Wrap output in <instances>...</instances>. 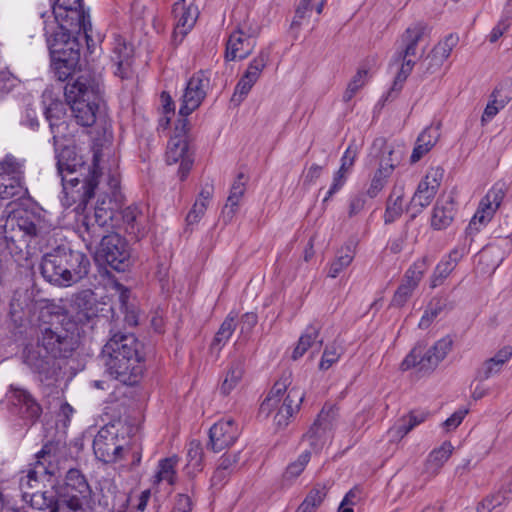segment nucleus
<instances>
[{
    "label": "nucleus",
    "mask_w": 512,
    "mask_h": 512,
    "mask_svg": "<svg viewBox=\"0 0 512 512\" xmlns=\"http://www.w3.org/2000/svg\"><path fill=\"white\" fill-rule=\"evenodd\" d=\"M55 152L57 170L65 193L71 195L74 201H79L77 209L82 206L85 209L88 201L95 195L101 176L98 153H94L92 163L88 164L75 146L66 145Z\"/></svg>",
    "instance_id": "obj_1"
},
{
    "label": "nucleus",
    "mask_w": 512,
    "mask_h": 512,
    "mask_svg": "<svg viewBox=\"0 0 512 512\" xmlns=\"http://www.w3.org/2000/svg\"><path fill=\"white\" fill-rule=\"evenodd\" d=\"M143 345L131 333H114L102 348L106 371L125 385H135L145 369Z\"/></svg>",
    "instance_id": "obj_2"
},
{
    "label": "nucleus",
    "mask_w": 512,
    "mask_h": 512,
    "mask_svg": "<svg viewBox=\"0 0 512 512\" xmlns=\"http://www.w3.org/2000/svg\"><path fill=\"white\" fill-rule=\"evenodd\" d=\"M38 345L53 358H68L78 347V329L60 307L47 308L40 315Z\"/></svg>",
    "instance_id": "obj_3"
},
{
    "label": "nucleus",
    "mask_w": 512,
    "mask_h": 512,
    "mask_svg": "<svg viewBox=\"0 0 512 512\" xmlns=\"http://www.w3.org/2000/svg\"><path fill=\"white\" fill-rule=\"evenodd\" d=\"M64 95L76 123L93 126L102 100L100 81L89 73L80 74L74 82L66 83Z\"/></svg>",
    "instance_id": "obj_4"
},
{
    "label": "nucleus",
    "mask_w": 512,
    "mask_h": 512,
    "mask_svg": "<svg viewBox=\"0 0 512 512\" xmlns=\"http://www.w3.org/2000/svg\"><path fill=\"white\" fill-rule=\"evenodd\" d=\"M291 376V372H284L260 406V413L266 416L270 415L273 410H277L274 415V423L278 428L288 425L304 399L301 389L290 387Z\"/></svg>",
    "instance_id": "obj_5"
},
{
    "label": "nucleus",
    "mask_w": 512,
    "mask_h": 512,
    "mask_svg": "<svg viewBox=\"0 0 512 512\" xmlns=\"http://www.w3.org/2000/svg\"><path fill=\"white\" fill-rule=\"evenodd\" d=\"M0 227L3 228L7 242L15 243L17 241L16 235L12 233L17 227L23 238H28L30 242L39 246L47 244L55 231L40 214L24 208L14 209L12 207L9 209L7 219Z\"/></svg>",
    "instance_id": "obj_6"
},
{
    "label": "nucleus",
    "mask_w": 512,
    "mask_h": 512,
    "mask_svg": "<svg viewBox=\"0 0 512 512\" xmlns=\"http://www.w3.org/2000/svg\"><path fill=\"white\" fill-rule=\"evenodd\" d=\"M53 15L58 31H54L50 25H45L46 38L52 42H66L76 40L82 45L85 41L89 47L92 41L89 32L92 30L89 14L85 12L83 5L74 8H53Z\"/></svg>",
    "instance_id": "obj_7"
},
{
    "label": "nucleus",
    "mask_w": 512,
    "mask_h": 512,
    "mask_svg": "<svg viewBox=\"0 0 512 512\" xmlns=\"http://www.w3.org/2000/svg\"><path fill=\"white\" fill-rule=\"evenodd\" d=\"M95 259L115 271L124 272L131 265L129 245L125 238L118 233L109 232L102 237L95 253Z\"/></svg>",
    "instance_id": "obj_8"
},
{
    "label": "nucleus",
    "mask_w": 512,
    "mask_h": 512,
    "mask_svg": "<svg viewBox=\"0 0 512 512\" xmlns=\"http://www.w3.org/2000/svg\"><path fill=\"white\" fill-rule=\"evenodd\" d=\"M48 46L53 55L52 68L55 77L59 81H68L67 83L74 82L75 69L80 58V47L81 44H77L76 40L68 42H52L51 38H48Z\"/></svg>",
    "instance_id": "obj_9"
},
{
    "label": "nucleus",
    "mask_w": 512,
    "mask_h": 512,
    "mask_svg": "<svg viewBox=\"0 0 512 512\" xmlns=\"http://www.w3.org/2000/svg\"><path fill=\"white\" fill-rule=\"evenodd\" d=\"M452 344V339L446 336L426 351L421 346H417L402 361L401 369L405 371L415 367L419 372L430 373L446 357L452 348Z\"/></svg>",
    "instance_id": "obj_10"
},
{
    "label": "nucleus",
    "mask_w": 512,
    "mask_h": 512,
    "mask_svg": "<svg viewBox=\"0 0 512 512\" xmlns=\"http://www.w3.org/2000/svg\"><path fill=\"white\" fill-rule=\"evenodd\" d=\"M124 438L120 439L118 429L113 424L103 426L93 441L96 458L105 464H112L123 459L125 448Z\"/></svg>",
    "instance_id": "obj_11"
},
{
    "label": "nucleus",
    "mask_w": 512,
    "mask_h": 512,
    "mask_svg": "<svg viewBox=\"0 0 512 512\" xmlns=\"http://www.w3.org/2000/svg\"><path fill=\"white\" fill-rule=\"evenodd\" d=\"M444 170L441 167L430 168L410 200L407 211L415 218L424 208L430 205L441 185Z\"/></svg>",
    "instance_id": "obj_12"
},
{
    "label": "nucleus",
    "mask_w": 512,
    "mask_h": 512,
    "mask_svg": "<svg viewBox=\"0 0 512 512\" xmlns=\"http://www.w3.org/2000/svg\"><path fill=\"white\" fill-rule=\"evenodd\" d=\"M123 198L118 176L109 175L108 190L98 197L93 211V214L98 216V221L104 224L109 231L114 227V212L121 207Z\"/></svg>",
    "instance_id": "obj_13"
},
{
    "label": "nucleus",
    "mask_w": 512,
    "mask_h": 512,
    "mask_svg": "<svg viewBox=\"0 0 512 512\" xmlns=\"http://www.w3.org/2000/svg\"><path fill=\"white\" fill-rule=\"evenodd\" d=\"M210 86V78L206 71H198L189 79L181 98L179 114L186 119L203 102Z\"/></svg>",
    "instance_id": "obj_14"
},
{
    "label": "nucleus",
    "mask_w": 512,
    "mask_h": 512,
    "mask_svg": "<svg viewBox=\"0 0 512 512\" xmlns=\"http://www.w3.org/2000/svg\"><path fill=\"white\" fill-rule=\"evenodd\" d=\"M504 196V184L497 183L487 192L467 227L469 234L479 231L481 225L487 224L492 219Z\"/></svg>",
    "instance_id": "obj_15"
},
{
    "label": "nucleus",
    "mask_w": 512,
    "mask_h": 512,
    "mask_svg": "<svg viewBox=\"0 0 512 512\" xmlns=\"http://www.w3.org/2000/svg\"><path fill=\"white\" fill-rule=\"evenodd\" d=\"M8 403L23 419L35 422L42 414V407L31 392L11 384L6 393Z\"/></svg>",
    "instance_id": "obj_16"
},
{
    "label": "nucleus",
    "mask_w": 512,
    "mask_h": 512,
    "mask_svg": "<svg viewBox=\"0 0 512 512\" xmlns=\"http://www.w3.org/2000/svg\"><path fill=\"white\" fill-rule=\"evenodd\" d=\"M95 293L91 289L79 291L71 296L70 309L74 322L86 324L98 317L99 308Z\"/></svg>",
    "instance_id": "obj_17"
},
{
    "label": "nucleus",
    "mask_w": 512,
    "mask_h": 512,
    "mask_svg": "<svg viewBox=\"0 0 512 512\" xmlns=\"http://www.w3.org/2000/svg\"><path fill=\"white\" fill-rule=\"evenodd\" d=\"M63 264L66 273L67 287L78 283L85 278L90 269V260L83 252L73 250L66 245H62Z\"/></svg>",
    "instance_id": "obj_18"
},
{
    "label": "nucleus",
    "mask_w": 512,
    "mask_h": 512,
    "mask_svg": "<svg viewBox=\"0 0 512 512\" xmlns=\"http://www.w3.org/2000/svg\"><path fill=\"white\" fill-rule=\"evenodd\" d=\"M62 251V245H58L51 251L44 253L40 263V273L49 283L67 287Z\"/></svg>",
    "instance_id": "obj_19"
},
{
    "label": "nucleus",
    "mask_w": 512,
    "mask_h": 512,
    "mask_svg": "<svg viewBox=\"0 0 512 512\" xmlns=\"http://www.w3.org/2000/svg\"><path fill=\"white\" fill-rule=\"evenodd\" d=\"M239 436V428L233 419L220 420L209 430V446L220 452L232 446Z\"/></svg>",
    "instance_id": "obj_20"
},
{
    "label": "nucleus",
    "mask_w": 512,
    "mask_h": 512,
    "mask_svg": "<svg viewBox=\"0 0 512 512\" xmlns=\"http://www.w3.org/2000/svg\"><path fill=\"white\" fill-rule=\"evenodd\" d=\"M133 56V46L122 37H116L110 56L111 62L115 66L114 74L116 76L121 79H128L132 76Z\"/></svg>",
    "instance_id": "obj_21"
},
{
    "label": "nucleus",
    "mask_w": 512,
    "mask_h": 512,
    "mask_svg": "<svg viewBox=\"0 0 512 512\" xmlns=\"http://www.w3.org/2000/svg\"><path fill=\"white\" fill-rule=\"evenodd\" d=\"M333 418V410L323 408L309 431L303 435V441H307L314 451L320 450L329 438Z\"/></svg>",
    "instance_id": "obj_22"
},
{
    "label": "nucleus",
    "mask_w": 512,
    "mask_h": 512,
    "mask_svg": "<svg viewBox=\"0 0 512 512\" xmlns=\"http://www.w3.org/2000/svg\"><path fill=\"white\" fill-rule=\"evenodd\" d=\"M172 15L175 20L173 35H180L182 39L194 27L199 11L192 3L187 5L186 0H178L173 4Z\"/></svg>",
    "instance_id": "obj_23"
},
{
    "label": "nucleus",
    "mask_w": 512,
    "mask_h": 512,
    "mask_svg": "<svg viewBox=\"0 0 512 512\" xmlns=\"http://www.w3.org/2000/svg\"><path fill=\"white\" fill-rule=\"evenodd\" d=\"M77 228L88 249H91L98 239H102V237L110 232L104 224L98 221V216L93 213L79 215V218L77 219Z\"/></svg>",
    "instance_id": "obj_24"
},
{
    "label": "nucleus",
    "mask_w": 512,
    "mask_h": 512,
    "mask_svg": "<svg viewBox=\"0 0 512 512\" xmlns=\"http://www.w3.org/2000/svg\"><path fill=\"white\" fill-rule=\"evenodd\" d=\"M253 48L254 43H251V37L246 36L238 27L229 36L226 44L225 59L227 61L245 59L252 53Z\"/></svg>",
    "instance_id": "obj_25"
},
{
    "label": "nucleus",
    "mask_w": 512,
    "mask_h": 512,
    "mask_svg": "<svg viewBox=\"0 0 512 512\" xmlns=\"http://www.w3.org/2000/svg\"><path fill=\"white\" fill-rule=\"evenodd\" d=\"M91 492V488L85 476L78 469L72 468L68 470L63 488V499H68L70 496L89 499Z\"/></svg>",
    "instance_id": "obj_26"
},
{
    "label": "nucleus",
    "mask_w": 512,
    "mask_h": 512,
    "mask_svg": "<svg viewBox=\"0 0 512 512\" xmlns=\"http://www.w3.org/2000/svg\"><path fill=\"white\" fill-rule=\"evenodd\" d=\"M183 134H177L170 138L167 151H166V162L171 165L181 161L183 158L190 156L189 144L187 140V119L181 120Z\"/></svg>",
    "instance_id": "obj_27"
},
{
    "label": "nucleus",
    "mask_w": 512,
    "mask_h": 512,
    "mask_svg": "<svg viewBox=\"0 0 512 512\" xmlns=\"http://www.w3.org/2000/svg\"><path fill=\"white\" fill-rule=\"evenodd\" d=\"M426 29V25L422 23H417L407 28L401 37L402 48L395 53L396 58L406 59L407 57L415 56L417 45L423 38Z\"/></svg>",
    "instance_id": "obj_28"
},
{
    "label": "nucleus",
    "mask_w": 512,
    "mask_h": 512,
    "mask_svg": "<svg viewBox=\"0 0 512 512\" xmlns=\"http://www.w3.org/2000/svg\"><path fill=\"white\" fill-rule=\"evenodd\" d=\"M49 354L43 355L38 347L26 348L24 351V362L29 366L35 373L44 375L45 378H49L52 374V368L54 361Z\"/></svg>",
    "instance_id": "obj_29"
},
{
    "label": "nucleus",
    "mask_w": 512,
    "mask_h": 512,
    "mask_svg": "<svg viewBox=\"0 0 512 512\" xmlns=\"http://www.w3.org/2000/svg\"><path fill=\"white\" fill-rule=\"evenodd\" d=\"M455 204L451 197L438 198L433 209L431 226L436 230L447 228L453 221Z\"/></svg>",
    "instance_id": "obj_30"
},
{
    "label": "nucleus",
    "mask_w": 512,
    "mask_h": 512,
    "mask_svg": "<svg viewBox=\"0 0 512 512\" xmlns=\"http://www.w3.org/2000/svg\"><path fill=\"white\" fill-rule=\"evenodd\" d=\"M214 187L212 184L206 183L201 189L198 198L189 211L186 222L188 225L197 224L204 216L209 201L212 198Z\"/></svg>",
    "instance_id": "obj_31"
},
{
    "label": "nucleus",
    "mask_w": 512,
    "mask_h": 512,
    "mask_svg": "<svg viewBox=\"0 0 512 512\" xmlns=\"http://www.w3.org/2000/svg\"><path fill=\"white\" fill-rule=\"evenodd\" d=\"M490 98L482 115V122L491 120L500 109H503L511 100V93L503 85H500L494 89Z\"/></svg>",
    "instance_id": "obj_32"
},
{
    "label": "nucleus",
    "mask_w": 512,
    "mask_h": 512,
    "mask_svg": "<svg viewBox=\"0 0 512 512\" xmlns=\"http://www.w3.org/2000/svg\"><path fill=\"white\" fill-rule=\"evenodd\" d=\"M451 309L449 301L446 297H434L428 303L423 316L419 322V328L427 329L432 322L442 313Z\"/></svg>",
    "instance_id": "obj_33"
},
{
    "label": "nucleus",
    "mask_w": 512,
    "mask_h": 512,
    "mask_svg": "<svg viewBox=\"0 0 512 512\" xmlns=\"http://www.w3.org/2000/svg\"><path fill=\"white\" fill-rule=\"evenodd\" d=\"M404 191L402 187L395 186L387 200L384 213L385 224H391L403 213Z\"/></svg>",
    "instance_id": "obj_34"
},
{
    "label": "nucleus",
    "mask_w": 512,
    "mask_h": 512,
    "mask_svg": "<svg viewBox=\"0 0 512 512\" xmlns=\"http://www.w3.org/2000/svg\"><path fill=\"white\" fill-rule=\"evenodd\" d=\"M28 192L24 180L0 175V200L22 197Z\"/></svg>",
    "instance_id": "obj_35"
},
{
    "label": "nucleus",
    "mask_w": 512,
    "mask_h": 512,
    "mask_svg": "<svg viewBox=\"0 0 512 512\" xmlns=\"http://www.w3.org/2000/svg\"><path fill=\"white\" fill-rule=\"evenodd\" d=\"M328 488L325 484H316L306 495L295 512H315L327 496Z\"/></svg>",
    "instance_id": "obj_36"
},
{
    "label": "nucleus",
    "mask_w": 512,
    "mask_h": 512,
    "mask_svg": "<svg viewBox=\"0 0 512 512\" xmlns=\"http://www.w3.org/2000/svg\"><path fill=\"white\" fill-rule=\"evenodd\" d=\"M243 374V362L241 360L233 361L219 387L220 393L224 396L229 395L231 391L240 383Z\"/></svg>",
    "instance_id": "obj_37"
},
{
    "label": "nucleus",
    "mask_w": 512,
    "mask_h": 512,
    "mask_svg": "<svg viewBox=\"0 0 512 512\" xmlns=\"http://www.w3.org/2000/svg\"><path fill=\"white\" fill-rule=\"evenodd\" d=\"M394 170V164H390L386 159L380 160V167L374 174L371 180L370 186L367 190L369 197L374 198L384 188L387 178L391 175Z\"/></svg>",
    "instance_id": "obj_38"
},
{
    "label": "nucleus",
    "mask_w": 512,
    "mask_h": 512,
    "mask_svg": "<svg viewBox=\"0 0 512 512\" xmlns=\"http://www.w3.org/2000/svg\"><path fill=\"white\" fill-rule=\"evenodd\" d=\"M178 457L172 456L159 461L158 470L154 476L153 483L159 484L166 481L169 485H174L176 482V466L178 464Z\"/></svg>",
    "instance_id": "obj_39"
},
{
    "label": "nucleus",
    "mask_w": 512,
    "mask_h": 512,
    "mask_svg": "<svg viewBox=\"0 0 512 512\" xmlns=\"http://www.w3.org/2000/svg\"><path fill=\"white\" fill-rule=\"evenodd\" d=\"M144 216L137 206L126 207L122 211V219L126 224V232L140 238L144 235V228L141 227L140 220Z\"/></svg>",
    "instance_id": "obj_40"
},
{
    "label": "nucleus",
    "mask_w": 512,
    "mask_h": 512,
    "mask_svg": "<svg viewBox=\"0 0 512 512\" xmlns=\"http://www.w3.org/2000/svg\"><path fill=\"white\" fill-rule=\"evenodd\" d=\"M319 331L320 326L317 324H311L306 328L292 353L293 360H297L302 357L304 353L316 342L319 337Z\"/></svg>",
    "instance_id": "obj_41"
},
{
    "label": "nucleus",
    "mask_w": 512,
    "mask_h": 512,
    "mask_svg": "<svg viewBox=\"0 0 512 512\" xmlns=\"http://www.w3.org/2000/svg\"><path fill=\"white\" fill-rule=\"evenodd\" d=\"M239 461V453L224 454L218 461L217 468L212 476V481L217 484L223 481L236 467Z\"/></svg>",
    "instance_id": "obj_42"
},
{
    "label": "nucleus",
    "mask_w": 512,
    "mask_h": 512,
    "mask_svg": "<svg viewBox=\"0 0 512 512\" xmlns=\"http://www.w3.org/2000/svg\"><path fill=\"white\" fill-rule=\"evenodd\" d=\"M354 258V250L350 245L342 247L337 254L336 259L331 263L328 276L336 278L345 268H347Z\"/></svg>",
    "instance_id": "obj_43"
},
{
    "label": "nucleus",
    "mask_w": 512,
    "mask_h": 512,
    "mask_svg": "<svg viewBox=\"0 0 512 512\" xmlns=\"http://www.w3.org/2000/svg\"><path fill=\"white\" fill-rule=\"evenodd\" d=\"M0 175L15 176L18 179L24 180V161L11 154H7L0 160Z\"/></svg>",
    "instance_id": "obj_44"
},
{
    "label": "nucleus",
    "mask_w": 512,
    "mask_h": 512,
    "mask_svg": "<svg viewBox=\"0 0 512 512\" xmlns=\"http://www.w3.org/2000/svg\"><path fill=\"white\" fill-rule=\"evenodd\" d=\"M203 447L200 441L192 440L188 444L187 449V469L188 473H195L202 469Z\"/></svg>",
    "instance_id": "obj_45"
},
{
    "label": "nucleus",
    "mask_w": 512,
    "mask_h": 512,
    "mask_svg": "<svg viewBox=\"0 0 512 512\" xmlns=\"http://www.w3.org/2000/svg\"><path fill=\"white\" fill-rule=\"evenodd\" d=\"M270 58V51L262 49L257 57H255L248 65L247 70L243 74L246 78L251 79L255 83L259 79L262 71L267 66Z\"/></svg>",
    "instance_id": "obj_46"
},
{
    "label": "nucleus",
    "mask_w": 512,
    "mask_h": 512,
    "mask_svg": "<svg viewBox=\"0 0 512 512\" xmlns=\"http://www.w3.org/2000/svg\"><path fill=\"white\" fill-rule=\"evenodd\" d=\"M236 315L230 313L220 325L212 341V347L224 345L232 336L236 328Z\"/></svg>",
    "instance_id": "obj_47"
},
{
    "label": "nucleus",
    "mask_w": 512,
    "mask_h": 512,
    "mask_svg": "<svg viewBox=\"0 0 512 512\" xmlns=\"http://www.w3.org/2000/svg\"><path fill=\"white\" fill-rule=\"evenodd\" d=\"M428 267V257H422L421 259L415 261L413 265L406 271L403 280L417 287Z\"/></svg>",
    "instance_id": "obj_48"
},
{
    "label": "nucleus",
    "mask_w": 512,
    "mask_h": 512,
    "mask_svg": "<svg viewBox=\"0 0 512 512\" xmlns=\"http://www.w3.org/2000/svg\"><path fill=\"white\" fill-rule=\"evenodd\" d=\"M311 452L304 451L295 462L290 463L284 474L283 480L285 482L291 483L294 479H296L305 469L306 465L310 461Z\"/></svg>",
    "instance_id": "obj_49"
},
{
    "label": "nucleus",
    "mask_w": 512,
    "mask_h": 512,
    "mask_svg": "<svg viewBox=\"0 0 512 512\" xmlns=\"http://www.w3.org/2000/svg\"><path fill=\"white\" fill-rule=\"evenodd\" d=\"M244 174L239 173L237 178L232 184V187L230 189V194L227 199V204L225 205V208H228L230 206V214L231 216L234 214L235 209L237 208L240 199L245 193V183L243 181Z\"/></svg>",
    "instance_id": "obj_50"
},
{
    "label": "nucleus",
    "mask_w": 512,
    "mask_h": 512,
    "mask_svg": "<svg viewBox=\"0 0 512 512\" xmlns=\"http://www.w3.org/2000/svg\"><path fill=\"white\" fill-rule=\"evenodd\" d=\"M393 61L396 63L402 62V64H401L400 71L398 72V74L395 78L393 86L388 93V96H392V94L394 92H398L401 90L403 83L405 82V80L407 79V77L409 76V74L411 73V71L413 70V67L415 65V62L413 60H411L409 57H407L406 59H397L396 55H394Z\"/></svg>",
    "instance_id": "obj_51"
},
{
    "label": "nucleus",
    "mask_w": 512,
    "mask_h": 512,
    "mask_svg": "<svg viewBox=\"0 0 512 512\" xmlns=\"http://www.w3.org/2000/svg\"><path fill=\"white\" fill-rule=\"evenodd\" d=\"M454 447L451 442L445 441L442 445L434 450H432L428 457V463L434 466L436 469H439L443 466V464L450 458L452 455Z\"/></svg>",
    "instance_id": "obj_52"
},
{
    "label": "nucleus",
    "mask_w": 512,
    "mask_h": 512,
    "mask_svg": "<svg viewBox=\"0 0 512 512\" xmlns=\"http://www.w3.org/2000/svg\"><path fill=\"white\" fill-rule=\"evenodd\" d=\"M415 424L409 418L408 415L402 416L397 422L391 427L388 431L391 440H401L404 436H406L411 430L414 429Z\"/></svg>",
    "instance_id": "obj_53"
},
{
    "label": "nucleus",
    "mask_w": 512,
    "mask_h": 512,
    "mask_svg": "<svg viewBox=\"0 0 512 512\" xmlns=\"http://www.w3.org/2000/svg\"><path fill=\"white\" fill-rule=\"evenodd\" d=\"M368 74V70L366 68H359L357 73L353 76L352 80L349 82L346 91L343 95V100L345 102H349L355 94L362 88L365 84V78Z\"/></svg>",
    "instance_id": "obj_54"
},
{
    "label": "nucleus",
    "mask_w": 512,
    "mask_h": 512,
    "mask_svg": "<svg viewBox=\"0 0 512 512\" xmlns=\"http://www.w3.org/2000/svg\"><path fill=\"white\" fill-rule=\"evenodd\" d=\"M254 84V81H252L249 78H246V76L243 75L235 87L234 93L231 97V102L236 106L240 105V103L248 95Z\"/></svg>",
    "instance_id": "obj_55"
},
{
    "label": "nucleus",
    "mask_w": 512,
    "mask_h": 512,
    "mask_svg": "<svg viewBox=\"0 0 512 512\" xmlns=\"http://www.w3.org/2000/svg\"><path fill=\"white\" fill-rule=\"evenodd\" d=\"M415 289L416 287L414 285L402 280L401 284L394 293L391 305L396 307L404 306Z\"/></svg>",
    "instance_id": "obj_56"
},
{
    "label": "nucleus",
    "mask_w": 512,
    "mask_h": 512,
    "mask_svg": "<svg viewBox=\"0 0 512 512\" xmlns=\"http://www.w3.org/2000/svg\"><path fill=\"white\" fill-rule=\"evenodd\" d=\"M455 268L444 258L436 266L431 277V287L435 288L443 283Z\"/></svg>",
    "instance_id": "obj_57"
},
{
    "label": "nucleus",
    "mask_w": 512,
    "mask_h": 512,
    "mask_svg": "<svg viewBox=\"0 0 512 512\" xmlns=\"http://www.w3.org/2000/svg\"><path fill=\"white\" fill-rule=\"evenodd\" d=\"M30 506L32 509L41 511V510H49L51 508L57 507L56 502L52 496H48L47 492H38L34 493L31 496Z\"/></svg>",
    "instance_id": "obj_58"
},
{
    "label": "nucleus",
    "mask_w": 512,
    "mask_h": 512,
    "mask_svg": "<svg viewBox=\"0 0 512 512\" xmlns=\"http://www.w3.org/2000/svg\"><path fill=\"white\" fill-rule=\"evenodd\" d=\"M503 366L495 362L492 358L486 359L477 370V378L479 380H487L490 377L501 372Z\"/></svg>",
    "instance_id": "obj_59"
},
{
    "label": "nucleus",
    "mask_w": 512,
    "mask_h": 512,
    "mask_svg": "<svg viewBox=\"0 0 512 512\" xmlns=\"http://www.w3.org/2000/svg\"><path fill=\"white\" fill-rule=\"evenodd\" d=\"M457 39L452 35L448 36L444 42L439 43L433 50L432 56L434 58H439L442 63L445 61L451 54L453 47L455 46Z\"/></svg>",
    "instance_id": "obj_60"
},
{
    "label": "nucleus",
    "mask_w": 512,
    "mask_h": 512,
    "mask_svg": "<svg viewBox=\"0 0 512 512\" xmlns=\"http://www.w3.org/2000/svg\"><path fill=\"white\" fill-rule=\"evenodd\" d=\"M49 127L52 133L53 145L55 151H57L59 140L65 139L67 136H69V124L66 120L59 122L53 121L52 123H49Z\"/></svg>",
    "instance_id": "obj_61"
},
{
    "label": "nucleus",
    "mask_w": 512,
    "mask_h": 512,
    "mask_svg": "<svg viewBox=\"0 0 512 512\" xmlns=\"http://www.w3.org/2000/svg\"><path fill=\"white\" fill-rule=\"evenodd\" d=\"M51 454L50 450L48 449V446L45 445L43 448L36 454V462L33 466V468L38 469V473L40 476L44 475H52L53 472L50 471L49 466L46 465V462L48 461L50 463Z\"/></svg>",
    "instance_id": "obj_62"
},
{
    "label": "nucleus",
    "mask_w": 512,
    "mask_h": 512,
    "mask_svg": "<svg viewBox=\"0 0 512 512\" xmlns=\"http://www.w3.org/2000/svg\"><path fill=\"white\" fill-rule=\"evenodd\" d=\"M439 128L440 124L437 126L426 127L418 136V142L423 143L432 149L440 137Z\"/></svg>",
    "instance_id": "obj_63"
},
{
    "label": "nucleus",
    "mask_w": 512,
    "mask_h": 512,
    "mask_svg": "<svg viewBox=\"0 0 512 512\" xmlns=\"http://www.w3.org/2000/svg\"><path fill=\"white\" fill-rule=\"evenodd\" d=\"M341 355L339 348L335 345L327 346L323 352L322 359L319 367L322 370L329 369L334 363H336Z\"/></svg>",
    "instance_id": "obj_64"
}]
</instances>
